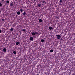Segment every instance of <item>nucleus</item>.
Here are the masks:
<instances>
[{"instance_id": "6e6552de", "label": "nucleus", "mask_w": 75, "mask_h": 75, "mask_svg": "<svg viewBox=\"0 0 75 75\" xmlns=\"http://www.w3.org/2000/svg\"><path fill=\"white\" fill-rule=\"evenodd\" d=\"M18 44H19V42H17L16 43V45H18Z\"/></svg>"}, {"instance_id": "0eeeda50", "label": "nucleus", "mask_w": 75, "mask_h": 75, "mask_svg": "<svg viewBox=\"0 0 75 75\" xmlns=\"http://www.w3.org/2000/svg\"><path fill=\"white\" fill-rule=\"evenodd\" d=\"M17 14H18V15H20V11L18 12L17 13Z\"/></svg>"}, {"instance_id": "f03ea898", "label": "nucleus", "mask_w": 75, "mask_h": 75, "mask_svg": "<svg viewBox=\"0 0 75 75\" xmlns=\"http://www.w3.org/2000/svg\"><path fill=\"white\" fill-rule=\"evenodd\" d=\"M3 51L4 52H6V51H7V49L5 48H4L3 49Z\"/></svg>"}, {"instance_id": "4468645a", "label": "nucleus", "mask_w": 75, "mask_h": 75, "mask_svg": "<svg viewBox=\"0 0 75 75\" xmlns=\"http://www.w3.org/2000/svg\"><path fill=\"white\" fill-rule=\"evenodd\" d=\"M13 3H10V6H13Z\"/></svg>"}, {"instance_id": "f257e3e1", "label": "nucleus", "mask_w": 75, "mask_h": 75, "mask_svg": "<svg viewBox=\"0 0 75 75\" xmlns=\"http://www.w3.org/2000/svg\"><path fill=\"white\" fill-rule=\"evenodd\" d=\"M56 36L57 37V39H58V40H59V39H60V38H61V35H56Z\"/></svg>"}, {"instance_id": "6ab92c4d", "label": "nucleus", "mask_w": 75, "mask_h": 75, "mask_svg": "<svg viewBox=\"0 0 75 75\" xmlns=\"http://www.w3.org/2000/svg\"><path fill=\"white\" fill-rule=\"evenodd\" d=\"M3 6V4L1 3H0V6Z\"/></svg>"}, {"instance_id": "5701e85b", "label": "nucleus", "mask_w": 75, "mask_h": 75, "mask_svg": "<svg viewBox=\"0 0 75 75\" xmlns=\"http://www.w3.org/2000/svg\"><path fill=\"white\" fill-rule=\"evenodd\" d=\"M1 30L0 29V33H1Z\"/></svg>"}, {"instance_id": "a211bd4d", "label": "nucleus", "mask_w": 75, "mask_h": 75, "mask_svg": "<svg viewBox=\"0 0 75 75\" xmlns=\"http://www.w3.org/2000/svg\"><path fill=\"white\" fill-rule=\"evenodd\" d=\"M45 3V1H42V3Z\"/></svg>"}, {"instance_id": "f3484780", "label": "nucleus", "mask_w": 75, "mask_h": 75, "mask_svg": "<svg viewBox=\"0 0 75 75\" xmlns=\"http://www.w3.org/2000/svg\"><path fill=\"white\" fill-rule=\"evenodd\" d=\"M22 31H24V32L25 31V29H23L22 30Z\"/></svg>"}, {"instance_id": "b1692460", "label": "nucleus", "mask_w": 75, "mask_h": 75, "mask_svg": "<svg viewBox=\"0 0 75 75\" xmlns=\"http://www.w3.org/2000/svg\"><path fill=\"white\" fill-rule=\"evenodd\" d=\"M2 21H4V19H2Z\"/></svg>"}, {"instance_id": "39448f33", "label": "nucleus", "mask_w": 75, "mask_h": 75, "mask_svg": "<svg viewBox=\"0 0 75 75\" xmlns=\"http://www.w3.org/2000/svg\"><path fill=\"white\" fill-rule=\"evenodd\" d=\"M30 40H31L32 41H33V37H31L30 38Z\"/></svg>"}, {"instance_id": "cd10ccee", "label": "nucleus", "mask_w": 75, "mask_h": 75, "mask_svg": "<svg viewBox=\"0 0 75 75\" xmlns=\"http://www.w3.org/2000/svg\"><path fill=\"white\" fill-rule=\"evenodd\" d=\"M37 75H39V74H37Z\"/></svg>"}, {"instance_id": "a878e982", "label": "nucleus", "mask_w": 75, "mask_h": 75, "mask_svg": "<svg viewBox=\"0 0 75 75\" xmlns=\"http://www.w3.org/2000/svg\"><path fill=\"white\" fill-rule=\"evenodd\" d=\"M34 1H35L36 0H33Z\"/></svg>"}, {"instance_id": "393cba45", "label": "nucleus", "mask_w": 75, "mask_h": 75, "mask_svg": "<svg viewBox=\"0 0 75 75\" xmlns=\"http://www.w3.org/2000/svg\"><path fill=\"white\" fill-rule=\"evenodd\" d=\"M2 1H4V0H2Z\"/></svg>"}, {"instance_id": "2eb2a0df", "label": "nucleus", "mask_w": 75, "mask_h": 75, "mask_svg": "<svg viewBox=\"0 0 75 75\" xmlns=\"http://www.w3.org/2000/svg\"><path fill=\"white\" fill-rule=\"evenodd\" d=\"M53 51H54V50H50V52H53Z\"/></svg>"}, {"instance_id": "aec40b11", "label": "nucleus", "mask_w": 75, "mask_h": 75, "mask_svg": "<svg viewBox=\"0 0 75 75\" xmlns=\"http://www.w3.org/2000/svg\"><path fill=\"white\" fill-rule=\"evenodd\" d=\"M20 11H21V12H23V10L22 9H20Z\"/></svg>"}, {"instance_id": "20e7f679", "label": "nucleus", "mask_w": 75, "mask_h": 75, "mask_svg": "<svg viewBox=\"0 0 75 75\" xmlns=\"http://www.w3.org/2000/svg\"><path fill=\"white\" fill-rule=\"evenodd\" d=\"M31 34L32 35H35V33L34 32L32 33Z\"/></svg>"}, {"instance_id": "9b49d317", "label": "nucleus", "mask_w": 75, "mask_h": 75, "mask_svg": "<svg viewBox=\"0 0 75 75\" xmlns=\"http://www.w3.org/2000/svg\"><path fill=\"white\" fill-rule=\"evenodd\" d=\"M39 22H40V23L42 22V19H39Z\"/></svg>"}, {"instance_id": "4be33fe9", "label": "nucleus", "mask_w": 75, "mask_h": 75, "mask_svg": "<svg viewBox=\"0 0 75 75\" xmlns=\"http://www.w3.org/2000/svg\"><path fill=\"white\" fill-rule=\"evenodd\" d=\"M62 0H60V3H62Z\"/></svg>"}, {"instance_id": "412c9836", "label": "nucleus", "mask_w": 75, "mask_h": 75, "mask_svg": "<svg viewBox=\"0 0 75 75\" xmlns=\"http://www.w3.org/2000/svg\"><path fill=\"white\" fill-rule=\"evenodd\" d=\"M6 3H9V1H7Z\"/></svg>"}, {"instance_id": "ddd939ff", "label": "nucleus", "mask_w": 75, "mask_h": 75, "mask_svg": "<svg viewBox=\"0 0 75 75\" xmlns=\"http://www.w3.org/2000/svg\"><path fill=\"white\" fill-rule=\"evenodd\" d=\"M35 34H38V32H35Z\"/></svg>"}, {"instance_id": "dca6fc26", "label": "nucleus", "mask_w": 75, "mask_h": 75, "mask_svg": "<svg viewBox=\"0 0 75 75\" xmlns=\"http://www.w3.org/2000/svg\"><path fill=\"white\" fill-rule=\"evenodd\" d=\"M41 42H44V40L43 39L41 40Z\"/></svg>"}, {"instance_id": "9d476101", "label": "nucleus", "mask_w": 75, "mask_h": 75, "mask_svg": "<svg viewBox=\"0 0 75 75\" xmlns=\"http://www.w3.org/2000/svg\"><path fill=\"white\" fill-rule=\"evenodd\" d=\"M38 6L39 7H41V4H38Z\"/></svg>"}, {"instance_id": "7ed1b4c3", "label": "nucleus", "mask_w": 75, "mask_h": 75, "mask_svg": "<svg viewBox=\"0 0 75 75\" xmlns=\"http://www.w3.org/2000/svg\"><path fill=\"white\" fill-rule=\"evenodd\" d=\"M23 14L24 16H26V15H27V13L26 12H24L23 13Z\"/></svg>"}, {"instance_id": "f8f14e48", "label": "nucleus", "mask_w": 75, "mask_h": 75, "mask_svg": "<svg viewBox=\"0 0 75 75\" xmlns=\"http://www.w3.org/2000/svg\"><path fill=\"white\" fill-rule=\"evenodd\" d=\"M13 30H14V29H13V28H11L10 29V30L11 31H13Z\"/></svg>"}, {"instance_id": "1a4fd4ad", "label": "nucleus", "mask_w": 75, "mask_h": 75, "mask_svg": "<svg viewBox=\"0 0 75 75\" xmlns=\"http://www.w3.org/2000/svg\"><path fill=\"white\" fill-rule=\"evenodd\" d=\"M49 30H51L52 29V27H50L49 28Z\"/></svg>"}, {"instance_id": "423d86ee", "label": "nucleus", "mask_w": 75, "mask_h": 75, "mask_svg": "<svg viewBox=\"0 0 75 75\" xmlns=\"http://www.w3.org/2000/svg\"><path fill=\"white\" fill-rule=\"evenodd\" d=\"M13 53L15 54V55L16 54V52L15 51H14L13 52Z\"/></svg>"}, {"instance_id": "bb28decb", "label": "nucleus", "mask_w": 75, "mask_h": 75, "mask_svg": "<svg viewBox=\"0 0 75 75\" xmlns=\"http://www.w3.org/2000/svg\"><path fill=\"white\" fill-rule=\"evenodd\" d=\"M0 64H1V62H0Z\"/></svg>"}]
</instances>
